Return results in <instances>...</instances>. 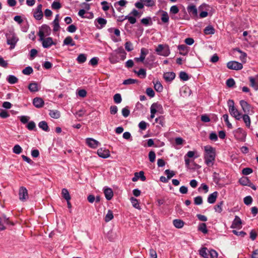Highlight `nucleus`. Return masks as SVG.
Segmentation results:
<instances>
[{"mask_svg":"<svg viewBox=\"0 0 258 258\" xmlns=\"http://www.w3.org/2000/svg\"><path fill=\"white\" fill-rule=\"evenodd\" d=\"M187 10L189 14H191L194 16H197L198 15L197 9L196 6L193 4L188 5L187 7Z\"/></svg>","mask_w":258,"mask_h":258,"instance_id":"6ab92c4d","label":"nucleus"},{"mask_svg":"<svg viewBox=\"0 0 258 258\" xmlns=\"http://www.w3.org/2000/svg\"><path fill=\"white\" fill-rule=\"evenodd\" d=\"M87 59L86 55L85 54H80L77 57V61L79 63H82L86 61Z\"/></svg>","mask_w":258,"mask_h":258,"instance_id":"37998d69","label":"nucleus"},{"mask_svg":"<svg viewBox=\"0 0 258 258\" xmlns=\"http://www.w3.org/2000/svg\"><path fill=\"white\" fill-rule=\"evenodd\" d=\"M109 60L110 63L114 64L119 62V58L116 54L111 53L109 56Z\"/></svg>","mask_w":258,"mask_h":258,"instance_id":"c85d7f7f","label":"nucleus"},{"mask_svg":"<svg viewBox=\"0 0 258 258\" xmlns=\"http://www.w3.org/2000/svg\"><path fill=\"white\" fill-rule=\"evenodd\" d=\"M86 143L89 147L93 149H95L100 145V143L98 141L91 138H87Z\"/></svg>","mask_w":258,"mask_h":258,"instance_id":"9b49d317","label":"nucleus"},{"mask_svg":"<svg viewBox=\"0 0 258 258\" xmlns=\"http://www.w3.org/2000/svg\"><path fill=\"white\" fill-rule=\"evenodd\" d=\"M141 23L145 26L152 25V21L151 18L150 17L143 18L141 19Z\"/></svg>","mask_w":258,"mask_h":258,"instance_id":"e433bc0d","label":"nucleus"},{"mask_svg":"<svg viewBox=\"0 0 258 258\" xmlns=\"http://www.w3.org/2000/svg\"><path fill=\"white\" fill-rule=\"evenodd\" d=\"M51 7L52 9L58 10L61 7V6L59 2L54 1L51 5Z\"/></svg>","mask_w":258,"mask_h":258,"instance_id":"5fc2aeb1","label":"nucleus"},{"mask_svg":"<svg viewBox=\"0 0 258 258\" xmlns=\"http://www.w3.org/2000/svg\"><path fill=\"white\" fill-rule=\"evenodd\" d=\"M241 224V220L240 218L238 216H236L234 221H233V223H232V224L231 226V228H238L240 226Z\"/></svg>","mask_w":258,"mask_h":258,"instance_id":"b1692460","label":"nucleus"},{"mask_svg":"<svg viewBox=\"0 0 258 258\" xmlns=\"http://www.w3.org/2000/svg\"><path fill=\"white\" fill-rule=\"evenodd\" d=\"M130 200L134 208H135L136 209H140L139 201L137 199H136L134 197H132V198H131Z\"/></svg>","mask_w":258,"mask_h":258,"instance_id":"ea45409f","label":"nucleus"},{"mask_svg":"<svg viewBox=\"0 0 258 258\" xmlns=\"http://www.w3.org/2000/svg\"><path fill=\"white\" fill-rule=\"evenodd\" d=\"M204 160L205 164L209 167H212L214 164L216 158L215 149L212 147L206 146L204 147Z\"/></svg>","mask_w":258,"mask_h":258,"instance_id":"f257e3e1","label":"nucleus"},{"mask_svg":"<svg viewBox=\"0 0 258 258\" xmlns=\"http://www.w3.org/2000/svg\"><path fill=\"white\" fill-rule=\"evenodd\" d=\"M124 46H125V49L127 51H131L134 49L133 44L130 41H127V42H125V43L124 44Z\"/></svg>","mask_w":258,"mask_h":258,"instance_id":"6e6d98bb","label":"nucleus"},{"mask_svg":"<svg viewBox=\"0 0 258 258\" xmlns=\"http://www.w3.org/2000/svg\"><path fill=\"white\" fill-rule=\"evenodd\" d=\"M170 53V49L168 46L165 47L161 52V55L164 56H167Z\"/></svg>","mask_w":258,"mask_h":258,"instance_id":"69168bd1","label":"nucleus"},{"mask_svg":"<svg viewBox=\"0 0 258 258\" xmlns=\"http://www.w3.org/2000/svg\"><path fill=\"white\" fill-rule=\"evenodd\" d=\"M35 127L36 124L33 121H31L29 122L27 125V128L30 131L34 130L35 128Z\"/></svg>","mask_w":258,"mask_h":258,"instance_id":"680f3d73","label":"nucleus"},{"mask_svg":"<svg viewBox=\"0 0 258 258\" xmlns=\"http://www.w3.org/2000/svg\"><path fill=\"white\" fill-rule=\"evenodd\" d=\"M104 194L107 200H110L113 196V191L110 188H106L104 189Z\"/></svg>","mask_w":258,"mask_h":258,"instance_id":"412c9836","label":"nucleus"},{"mask_svg":"<svg viewBox=\"0 0 258 258\" xmlns=\"http://www.w3.org/2000/svg\"><path fill=\"white\" fill-rule=\"evenodd\" d=\"M248 114H244L243 115H242V118L243 119V120L245 124V125L247 127H249L250 126L251 123V120L250 117L248 115Z\"/></svg>","mask_w":258,"mask_h":258,"instance_id":"cd10ccee","label":"nucleus"},{"mask_svg":"<svg viewBox=\"0 0 258 258\" xmlns=\"http://www.w3.org/2000/svg\"><path fill=\"white\" fill-rule=\"evenodd\" d=\"M227 67L230 70H240L243 68L242 63L236 61H230L227 62Z\"/></svg>","mask_w":258,"mask_h":258,"instance_id":"0eeeda50","label":"nucleus"},{"mask_svg":"<svg viewBox=\"0 0 258 258\" xmlns=\"http://www.w3.org/2000/svg\"><path fill=\"white\" fill-rule=\"evenodd\" d=\"M179 78L183 81H187L189 79V77L187 74L184 72H181L179 73Z\"/></svg>","mask_w":258,"mask_h":258,"instance_id":"de8ad7c7","label":"nucleus"},{"mask_svg":"<svg viewBox=\"0 0 258 258\" xmlns=\"http://www.w3.org/2000/svg\"><path fill=\"white\" fill-rule=\"evenodd\" d=\"M42 5L39 4L37 6L35 11L34 12L33 16L37 20H40L43 18V13L42 11Z\"/></svg>","mask_w":258,"mask_h":258,"instance_id":"9d476101","label":"nucleus"},{"mask_svg":"<svg viewBox=\"0 0 258 258\" xmlns=\"http://www.w3.org/2000/svg\"><path fill=\"white\" fill-rule=\"evenodd\" d=\"M223 118L224 121L225 122V123H226L228 127L229 128H232V125L229 121L228 115L227 114H224L223 115Z\"/></svg>","mask_w":258,"mask_h":258,"instance_id":"09e8293b","label":"nucleus"},{"mask_svg":"<svg viewBox=\"0 0 258 258\" xmlns=\"http://www.w3.org/2000/svg\"><path fill=\"white\" fill-rule=\"evenodd\" d=\"M7 81L10 84H14L18 82V79L14 75H9L7 78Z\"/></svg>","mask_w":258,"mask_h":258,"instance_id":"c756f323","label":"nucleus"},{"mask_svg":"<svg viewBox=\"0 0 258 258\" xmlns=\"http://www.w3.org/2000/svg\"><path fill=\"white\" fill-rule=\"evenodd\" d=\"M127 1L125 0H120L118 2H116L114 3V5L115 7H116L117 6H120L121 7H124L127 4Z\"/></svg>","mask_w":258,"mask_h":258,"instance_id":"338daca9","label":"nucleus"},{"mask_svg":"<svg viewBox=\"0 0 258 258\" xmlns=\"http://www.w3.org/2000/svg\"><path fill=\"white\" fill-rule=\"evenodd\" d=\"M229 108V112L230 115L235 119L239 120L242 118L241 113L234 106V102L233 100L229 99L227 102Z\"/></svg>","mask_w":258,"mask_h":258,"instance_id":"f03ea898","label":"nucleus"},{"mask_svg":"<svg viewBox=\"0 0 258 258\" xmlns=\"http://www.w3.org/2000/svg\"><path fill=\"white\" fill-rule=\"evenodd\" d=\"M135 73L137 74L141 78H145L146 77V71L144 69H140L139 71H134Z\"/></svg>","mask_w":258,"mask_h":258,"instance_id":"72a5a7b5","label":"nucleus"},{"mask_svg":"<svg viewBox=\"0 0 258 258\" xmlns=\"http://www.w3.org/2000/svg\"><path fill=\"white\" fill-rule=\"evenodd\" d=\"M139 178H140L142 181L146 180V178L143 171H141L139 172H136L135 173V176L132 178V181L134 182L137 181Z\"/></svg>","mask_w":258,"mask_h":258,"instance_id":"f3484780","label":"nucleus"},{"mask_svg":"<svg viewBox=\"0 0 258 258\" xmlns=\"http://www.w3.org/2000/svg\"><path fill=\"white\" fill-rule=\"evenodd\" d=\"M204 32L206 35H212L214 34L215 32V29L211 25H209L205 27L204 30Z\"/></svg>","mask_w":258,"mask_h":258,"instance_id":"5701e85b","label":"nucleus"},{"mask_svg":"<svg viewBox=\"0 0 258 258\" xmlns=\"http://www.w3.org/2000/svg\"><path fill=\"white\" fill-rule=\"evenodd\" d=\"M161 12L162 13L161 17L162 22L164 23H168L169 18L168 13L166 12L163 11H161Z\"/></svg>","mask_w":258,"mask_h":258,"instance_id":"2f4dec72","label":"nucleus"},{"mask_svg":"<svg viewBox=\"0 0 258 258\" xmlns=\"http://www.w3.org/2000/svg\"><path fill=\"white\" fill-rule=\"evenodd\" d=\"M122 115L124 117H127L128 116L130 113V111L128 108V107H125L124 108H123L121 110Z\"/></svg>","mask_w":258,"mask_h":258,"instance_id":"bf43d9fd","label":"nucleus"},{"mask_svg":"<svg viewBox=\"0 0 258 258\" xmlns=\"http://www.w3.org/2000/svg\"><path fill=\"white\" fill-rule=\"evenodd\" d=\"M7 43L10 45V49H13L15 48L16 43L19 40L18 38L12 32L6 34Z\"/></svg>","mask_w":258,"mask_h":258,"instance_id":"20e7f679","label":"nucleus"},{"mask_svg":"<svg viewBox=\"0 0 258 258\" xmlns=\"http://www.w3.org/2000/svg\"><path fill=\"white\" fill-rule=\"evenodd\" d=\"M59 22H57L56 20H53L51 23L53 27V31L54 32H57L59 30L60 27L59 24Z\"/></svg>","mask_w":258,"mask_h":258,"instance_id":"4c0bfd02","label":"nucleus"},{"mask_svg":"<svg viewBox=\"0 0 258 258\" xmlns=\"http://www.w3.org/2000/svg\"><path fill=\"white\" fill-rule=\"evenodd\" d=\"M146 94L150 97H153L155 96V92L151 88H148L146 89Z\"/></svg>","mask_w":258,"mask_h":258,"instance_id":"774afa93","label":"nucleus"},{"mask_svg":"<svg viewBox=\"0 0 258 258\" xmlns=\"http://www.w3.org/2000/svg\"><path fill=\"white\" fill-rule=\"evenodd\" d=\"M19 199L21 201H25L28 198L27 189L23 186H21L19 191Z\"/></svg>","mask_w":258,"mask_h":258,"instance_id":"1a4fd4ad","label":"nucleus"},{"mask_svg":"<svg viewBox=\"0 0 258 258\" xmlns=\"http://www.w3.org/2000/svg\"><path fill=\"white\" fill-rule=\"evenodd\" d=\"M49 114L51 117L55 119L58 118L60 116L59 112L56 110H50Z\"/></svg>","mask_w":258,"mask_h":258,"instance_id":"f704fd0d","label":"nucleus"},{"mask_svg":"<svg viewBox=\"0 0 258 258\" xmlns=\"http://www.w3.org/2000/svg\"><path fill=\"white\" fill-rule=\"evenodd\" d=\"M22 73L26 75H29L33 73V69L31 67H27L23 70Z\"/></svg>","mask_w":258,"mask_h":258,"instance_id":"8fccbe9b","label":"nucleus"},{"mask_svg":"<svg viewBox=\"0 0 258 258\" xmlns=\"http://www.w3.org/2000/svg\"><path fill=\"white\" fill-rule=\"evenodd\" d=\"M63 45L73 46L75 45V43L71 36H67L63 40Z\"/></svg>","mask_w":258,"mask_h":258,"instance_id":"a878e982","label":"nucleus"},{"mask_svg":"<svg viewBox=\"0 0 258 258\" xmlns=\"http://www.w3.org/2000/svg\"><path fill=\"white\" fill-rule=\"evenodd\" d=\"M250 180L247 177H242L239 180V182L242 185L247 186Z\"/></svg>","mask_w":258,"mask_h":258,"instance_id":"a19ab883","label":"nucleus"},{"mask_svg":"<svg viewBox=\"0 0 258 258\" xmlns=\"http://www.w3.org/2000/svg\"><path fill=\"white\" fill-rule=\"evenodd\" d=\"M113 218V212L111 210H108L107 214L105 217V221L106 222H108L111 220Z\"/></svg>","mask_w":258,"mask_h":258,"instance_id":"79ce46f5","label":"nucleus"},{"mask_svg":"<svg viewBox=\"0 0 258 258\" xmlns=\"http://www.w3.org/2000/svg\"><path fill=\"white\" fill-rule=\"evenodd\" d=\"M178 49L180 51V54L182 55H186L187 54V47L184 45H179L178 46Z\"/></svg>","mask_w":258,"mask_h":258,"instance_id":"bb28decb","label":"nucleus"},{"mask_svg":"<svg viewBox=\"0 0 258 258\" xmlns=\"http://www.w3.org/2000/svg\"><path fill=\"white\" fill-rule=\"evenodd\" d=\"M234 51H237L239 53H240V55L239 56L240 59L243 62H245L246 61V53L242 51L239 48H236L234 49Z\"/></svg>","mask_w":258,"mask_h":258,"instance_id":"393cba45","label":"nucleus"},{"mask_svg":"<svg viewBox=\"0 0 258 258\" xmlns=\"http://www.w3.org/2000/svg\"><path fill=\"white\" fill-rule=\"evenodd\" d=\"M156 154L153 151H151L149 153V159L151 162H154L155 160Z\"/></svg>","mask_w":258,"mask_h":258,"instance_id":"052dcab7","label":"nucleus"},{"mask_svg":"<svg viewBox=\"0 0 258 258\" xmlns=\"http://www.w3.org/2000/svg\"><path fill=\"white\" fill-rule=\"evenodd\" d=\"M165 173L169 179L175 175V172L173 171L170 170L169 169H166L165 171Z\"/></svg>","mask_w":258,"mask_h":258,"instance_id":"e2e57ef3","label":"nucleus"},{"mask_svg":"<svg viewBox=\"0 0 258 258\" xmlns=\"http://www.w3.org/2000/svg\"><path fill=\"white\" fill-rule=\"evenodd\" d=\"M203 202V198L201 196H198L194 198V204L196 205H201Z\"/></svg>","mask_w":258,"mask_h":258,"instance_id":"603ef678","label":"nucleus"},{"mask_svg":"<svg viewBox=\"0 0 258 258\" xmlns=\"http://www.w3.org/2000/svg\"><path fill=\"white\" fill-rule=\"evenodd\" d=\"M199 253L204 258H217L218 253L214 249L209 250L207 247H203L199 250Z\"/></svg>","mask_w":258,"mask_h":258,"instance_id":"7ed1b4c3","label":"nucleus"},{"mask_svg":"<svg viewBox=\"0 0 258 258\" xmlns=\"http://www.w3.org/2000/svg\"><path fill=\"white\" fill-rule=\"evenodd\" d=\"M33 104L36 108H39L43 106L44 102L41 98L36 97L33 99Z\"/></svg>","mask_w":258,"mask_h":258,"instance_id":"dca6fc26","label":"nucleus"},{"mask_svg":"<svg viewBox=\"0 0 258 258\" xmlns=\"http://www.w3.org/2000/svg\"><path fill=\"white\" fill-rule=\"evenodd\" d=\"M174 226L177 228H181L184 225V222L180 219H175L173 221Z\"/></svg>","mask_w":258,"mask_h":258,"instance_id":"473e14b6","label":"nucleus"},{"mask_svg":"<svg viewBox=\"0 0 258 258\" xmlns=\"http://www.w3.org/2000/svg\"><path fill=\"white\" fill-rule=\"evenodd\" d=\"M243 202L246 205H249L252 202V198L250 196H246L244 198Z\"/></svg>","mask_w":258,"mask_h":258,"instance_id":"13d9d810","label":"nucleus"},{"mask_svg":"<svg viewBox=\"0 0 258 258\" xmlns=\"http://www.w3.org/2000/svg\"><path fill=\"white\" fill-rule=\"evenodd\" d=\"M61 194H62V197L66 201H70L71 200V196H70L69 191L67 189L63 188L61 191Z\"/></svg>","mask_w":258,"mask_h":258,"instance_id":"c9c22d12","label":"nucleus"},{"mask_svg":"<svg viewBox=\"0 0 258 258\" xmlns=\"http://www.w3.org/2000/svg\"><path fill=\"white\" fill-rule=\"evenodd\" d=\"M107 23V20L102 18H98L95 20V25L98 29L103 28Z\"/></svg>","mask_w":258,"mask_h":258,"instance_id":"ddd939ff","label":"nucleus"},{"mask_svg":"<svg viewBox=\"0 0 258 258\" xmlns=\"http://www.w3.org/2000/svg\"><path fill=\"white\" fill-rule=\"evenodd\" d=\"M154 88L157 92H161L163 90V86L159 82L154 84Z\"/></svg>","mask_w":258,"mask_h":258,"instance_id":"4d7b16f0","label":"nucleus"},{"mask_svg":"<svg viewBox=\"0 0 258 258\" xmlns=\"http://www.w3.org/2000/svg\"><path fill=\"white\" fill-rule=\"evenodd\" d=\"M39 41L41 42L42 45L44 48H48L52 45H55V43L53 41L51 37H43V34H41L40 38H39Z\"/></svg>","mask_w":258,"mask_h":258,"instance_id":"39448f33","label":"nucleus"},{"mask_svg":"<svg viewBox=\"0 0 258 258\" xmlns=\"http://www.w3.org/2000/svg\"><path fill=\"white\" fill-rule=\"evenodd\" d=\"M137 82H138L137 80L130 78V79L124 80L122 84L123 85H127L133 84L136 83Z\"/></svg>","mask_w":258,"mask_h":258,"instance_id":"49530a36","label":"nucleus"},{"mask_svg":"<svg viewBox=\"0 0 258 258\" xmlns=\"http://www.w3.org/2000/svg\"><path fill=\"white\" fill-rule=\"evenodd\" d=\"M153 109L156 112H159L160 114L163 113V108L162 105L158 102L153 103L150 107V109Z\"/></svg>","mask_w":258,"mask_h":258,"instance_id":"4468645a","label":"nucleus"},{"mask_svg":"<svg viewBox=\"0 0 258 258\" xmlns=\"http://www.w3.org/2000/svg\"><path fill=\"white\" fill-rule=\"evenodd\" d=\"M217 196V191H215L212 194L209 195L207 199L208 202L209 204H214L216 202Z\"/></svg>","mask_w":258,"mask_h":258,"instance_id":"4be33fe9","label":"nucleus"},{"mask_svg":"<svg viewBox=\"0 0 258 258\" xmlns=\"http://www.w3.org/2000/svg\"><path fill=\"white\" fill-rule=\"evenodd\" d=\"M38 126L45 132H49V129L47 123L45 121H41L38 123Z\"/></svg>","mask_w":258,"mask_h":258,"instance_id":"7c9ffc66","label":"nucleus"},{"mask_svg":"<svg viewBox=\"0 0 258 258\" xmlns=\"http://www.w3.org/2000/svg\"><path fill=\"white\" fill-rule=\"evenodd\" d=\"M148 53V50L146 49V48H142L141 49V55L140 57H136L135 60L137 61H142L143 62L146 56V55Z\"/></svg>","mask_w":258,"mask_h":258,"instance_id":"a211bd4d","label":"nucleus"},{"mask_svg":"<svg viewBox=\"0 0 258 258\" xmlns=\"http://www.w3.org/2000/svg\"><path fill=\"white\" fill-rule=\"evenodd\" d=\"M198 230L204 234H206L208 233L207 225L204 223H202L199 224L198 227Z\"/></svg>","mask_w":258,"mask_h":258,"instance_id":"58836bf2","label":"nucleus"},{"mask_svg":"<svg viewBox=\"0 0 258 258\" xmlns=\"http://www.w3.org/2000/svg\"><path fill=\"white\" fill-rule=\"evenodd\" d=\"M97 153L100 157L104 159L109 157L110 155L109 151L103 148L99 149L97 151Z\"/></svg>","mask_w":258,"mask_h":258,"instance_id":"f8f14e48","label":"nucleus"},{"mask_svg":"<svg viewBox=\"0 0 258 258\" xmlns=\"http://www.w3.org/2000/svg\"><path fill=\"white\" fill-rule=\"evenodd\" d=\"M164 47H165L163 45L159 44L158 45V46L155 49V51L158 55H161V52L163 51V50L164 49Z\"/></svg>","mask_w":258,"mask_h":258,"instance_id":"0e129e2a","label":"nucleus"},{"mask_svg":"<svg viewBox=\"0 0 258 258\" xmlns=\"http://www.w3.org/2000/svg\"><path fill=\"white\" fill-rule=\"evenodd\" d=\"M113 100L115 103H120L122 101L121 95L119 93L115 94L113 96Z\"/></svg>","mask_w":258,"mask_h":258,"instance_id":"3c124183","label":"nucleus"},{"mask_svg":"<svg viewBox=\"0 0 258 258\" xmlns=\"http://www.w3.org/2000/svg\"><path fill=\"white\" fill-rule=\"evenodd\" d=\"M28 89L31 92H36L39 90L40 87L38 83L36 82L31 83L28 85Z\"/></svg>","mask_w":258,"mask_h":258,"instance_id":"aec40b11","label":"nucleus"},{"mask_svg":"<svg viewBox=\"0 0 258 258\" xmlns=\"http://www.w3.org/2000/svg\"><path fill=\"white\" fill-rule=\"evenodd\" d=\"M249 80L251 86L255 90H258V85L257 83L255 82L254 78L252 77H249Z\"/></svg>","mask_w":258,"mask_h":258,"instance_id":"c03bdc74","label":"nucleus"},{"mask_svg":"<svg viewBox=\"0 0 258 258\" xmlns=\"http://www.w3.org/2000/svg\"><path fill=\"white\" fill-rule=\"evenodd\" d=\"M175 77V74L173 72L164 73L163 78L166 82H171Z\"/></svg>","mask_w":258,"mask_h":258,"instance_id":"2eb2a0df","label":"nucleus"},{"mask_svg":"<svg viewBox=\"0 0 258 258\" xmlns=\"http://www.w3.org/2000/svg\"><path fill=\"white\" fill-rule=\"evenodd\" d=\"M239 104L244 114H249L252 110L251 106L244 100H240Z\"/></svg>","mask_w":258,"mask_h":258,"instance_id":"6e6552de","label":"nucleus"},{"mask_svg":"<svg viewBox=\"0 0 258 258\" xmlns=\"http://www.w3.org/2000/svg\"><path fill=\"white\" fill-rule=\"evenodd\" d=\"M13 153L16 154H20L22 152V149L19 145H16L13 148Z\"/></svg>","mask_w":258,"mask_h":258,"instance_id":"a18cd8bd","label":"nucleus"},{"mask_svg":"<svg viewBox=\"0 0 258 258\" xmlns=\"http://www.w3.org/2000/svg\"><path fill=\"white\" fill-rule=\"evenodd\" d=\"M51 30L50 27L48 25L46 24H43L39 29L38 35L39 38H40L41 34H43V37H45L46 36L50 35L51 34Z\"/></svg>","mask_w":258,"mask_h":258,"instance_id":"423d86ee","label":"nucleus"},{"mask_svg":"<svg viewBox=\"0 0 258 258\" xmlns=\"http://www.w3.org/2000/svg\"><path fill=\"white\" fill-rule=\"evenodd\" d=\"M223 201H221L220 203H219L217 205H216L214 207L215 211L219 213H221L222 211V206H223Z\"/></svg>","mask_w":258,"mask_h":258,"instance_id":"864d4df0","label":"nucleus"}]
</instances>
